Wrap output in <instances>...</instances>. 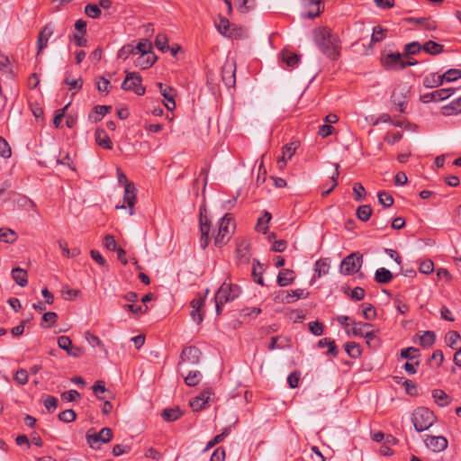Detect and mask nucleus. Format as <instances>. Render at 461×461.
Listing matches in <instances>:
<instances>
[{
	"label": "nucleus",
	"mask_w": 461,
	"mask_h": 461,
	"mask_svg": "<svg viewBox=\"0 0 461 461\" xmlns=\"http://www.w3.org/2000/svg\"><path fill=\"white\" fill-rule=\"evenodd\" d=\"M314 40L321 51L331 59H337L340 54V43L337 34L323 27L314 32Z\"/></svg>",
	"instance_id": "f257e3e1"
},
{
	"label": "nucleus",
	"mask_w": 461,
	"mask_h": 461,
	"mask_svg": "<svg viewBox=\"0 0 461 461\" xmlns=\"http://www.w3.org/2000/svg\"><path fill=\"white\" fill-rule=\"evenodd\" d=\"M436 420L437 417L434 412L426 407L415 409L411 415V422L418 432L429 429Z\"/></svg>",
	"instance_id": "f03ea898"
},
{
	"label": "nucleus",
	"mask_w": 461,
	"mask_h": 461,
	"mask_svg": "<svg viewBox=\"0 0 461 461\" xmlns=\"http://www.w3.org/2000/svg\"><path fill=\"white\" fill-rule=\"evenodd\" d=\"M233 219L230 213H226L220 221L217 234L214 236V244L217 247L225 245L230 239L234 230Z\"/></svg>",
	"instance_id": "7ed1b4c3"
},
{
	"label": "nucleus",
	"mask_w": 461,
	"mask_h": 461,
	"mask_svg": "<svg viewBox=\"0 0 461 461\" xmlns=\"http://www.w3.org/2000/svg\"><path fill=\"white\" fill-rule=\"evenodd\" d=\"M363 255L354 252L347 256L340 263L339 271L346 276H351L360 271L363 265Z\"/></svg>",
	"instance_id": "20e7f679"
},
{
	"label": "nucleus",
	"mask_w": 461,
	"mask_h": 461,
	"mask_svg": "<svg viewBox=\"0 0 461 461\" xmlns=\"http://www.w3.org/2000/svg\"><path fill=\"white\" fill-rule=\"evenodd\" d=\"M240 294L238 285H233L224 282L217 290L214 300H218L219 303H226L236 299Z\"/></svg>",
	"instance_id": "39448f33"
},
{
	"label": "nucleus",
	"mask_w": 461,
	"mask_h": 461,
	"mask_svg": "<svg viewBox=\"0 0 461 461\" xmlns=\"http://www.w3.org/2000/svg\"><path fill=\"white\" fill-rule=\"evenodd\" d=\"M141 77L138 72L127 73L122 84V88L125 91H132L138 95H143L145 94V87L141 86Z\"/></svg>",
	"instance_id": "423d86ee"
},
{
	"label": "nucleus",
	"mask_w": 461,
	"mask_h": 461,
	"mask_svg": "<svg viewBox=\"0 0 461 461\" xmlns=\"http://www.w3.org/2000/svg\"><path fill=\"white\" fill-rule=\"evenodd\" d=\"M381 65L385 70H402L404 69L403 57L400 52H391L382 54L380 58Z\"/></svg>",
	"instance_id": "0eeeda50"
},
{
	"label": "nucleus",
	"mask_w": 461,
	"mask_h": 461,
	"mask_svg": "<svg viewBox=\"0 0 461 461\" xmlns=\"http://www.w3.org/2000/svg\"><path fill=\"white\" fill-rule=\"evenodd\" d=\"M221 80L228 88L233 87L236 83V62L227 59L221 67Z\"/></svg>",
	"instance_id": "6e6552de"
},
{
	"label": "nucleus",
	"mask_w": 461,
	"mask_h": 461,
	"mask_svg": "<svg viewBox=\"0 0 461 461\" xmlns=\"http://www.w3.org/2000/svg\"><path fill=\"white\" fill-rule=\"evenodd\" d=\"M113 438V431L109 428H103L98 433H86V441L92 448H99L100 443H108Z\"/></svg>",
	"instance_id": "1a4fd4ad"
},
{
	"label": "nucleus",
	"mask_w": 461,
	"mask_h": 461,
	"mask_svg": "<svg viewBox=\"0 0 461 461\" xmlns=\"http://www.w3.org/2000/svg\"><path fill=\"white\" fill-rule=\"evenodd\" d=\"M309 292L304 289L280 291L276 295L275 300L283 303H292L300 298H307Z\"/></svg>",
	"instance_id": "9d476101"
},
{
	"label": "nucleus",
	"mask_w": 461,
	"mask_h": 461,
	"mask_svg": "<svg viewBox=\"0 0 461 461\" xmlns=\"http://www.w3.org/2000/svg\"><path fill=\"white\" fill-rule=\"evenodd\" d=\"M55 26L52 23H48L40 31L37 38V55L41 54L48 46L50 38L53 35Z\"/></svg>",
	"instance_id": "9b49d317"
},
{
	"label": "nucleus",
	"mask_w": 461,
	"mask_h": 461,
	"mask_svg": "<svg viewBox=\"0 0 461 461\" xmlns=\"http://www.w3.org/2000/svg\"><path fill=\"white\" fill-rule=\"evenodd\" d=\"M201 351L194 346L185 347L183 348L180 356V362L178 366H181L184 363H189L191 365H197L200 362Z\"/></svg>",
	"instance_id": "f8f14e48"
},
{
	"label": "nucleus",
	"mask_w": 461,
	"mask_h": 461,
	"mask_svg": "<svg viewBox=\"0 0 461 461\" xmlns=\"http://www.w3.org/2000/svg\"><path fill=\"white\" fill-rule=\"evenodd\" d=\"M453 94V89L451 88H442L431 93H427L420 95V100L422 103H429V102H438L443 101L448 98Z\"/></svg>",
	"instance_id": "ddd939ff"
},
{
	"label": "nucleus",
	"mask_w": 461,
	"mask_h": 461,
	"mask_svg": "<svg viewBox=\"0 0 461 461\" xmlns=\"http://www.w3.org/2000/svg\"><path fill=\"white\" fill-rule=\"evenodd\" d=\"M58 345L61 349L65 350L68 355L71 357H79L83 354V349L74 346L72 340L68 336L59 337Z\"/></svg>",
	"instance_id": "4468645a"
},
{
	"label": "nucleus",
	"mask_w": 461,
	"mask_h": 461,
	"mask_svg": "<svg viewBox=\"0 0 461 461\" xmlns=\"http://www.w3.org/2000/svg\"><path fill=\"white\" fill-rule=\"evenodd\" d=\"M158 86L162 96L167 100L165 106L167 110L173 111L176 108L175 95L176 90L165 84L158 83Z\"/></svg>",
	"instance_id": "2eb2a0df"
},
{
	"label": "nucleus",
	"mask_w": 461,
	"mask_h": 461,
	"mask_svg": "<svg viewBox=\"0 0 461 461\" xmlns=\"http://www.w3.org/2000/svg\"><path fill=\"white\" fill-rule=\"evenodd\" d=\"M212 392L210 388L203 390L198 396L190 401V406L194 411H202L208 403Z\"/></svg>",
	"instance_id": "dca6fc26"
},
{
	"label": "nucleus",
	"mask_w": 461,
	"mask_h": 461,
	"mask_svg": "<svg viewBox=\"0 0 461 461\" xmlns=\"http://www.w3.org/2000/svg\"><path fill=\"white\" fill-rule=\"evenodd\" d=\"M426 446L435 452H440L447 447V440L443 436H427L424 440Z\"/></svg>",
	"instance_id": "f3484780"
},
{
	"label": "nucleus",
	"mask_w": 461,
	"mask_h": 461,
	"mask_svg": "<svg viewBox=\"0 0 461 461\" xmlns=\"http://www.w3.org/2000/svg\"><path fill=\"white\" fill-rule=\"evenodd\" d=\"M211 230L210 221L207 220L206 216H203V213H200V230H201V239H200V246L203 249H204L209 244V233Z\"/></svg>",
	"instance_id": "a211bd4d"
},
{
	"label": "nucleus",
	"mask_w": 461,
	"mask_h": 461,
	"mask_svg": "<svg viewBox=\"0 0 461 461\" xmlns=\"http://www.w3.org/2000/svg\"><path fill=\"white\" fill-rule=\"evenodd\" d=\"M136 188L133 184H127L124 188L123 201L129 208L130 215L134 213V205L136 203Z\"/></svg>",
	"instance_id": "6ab92c4d"
},
{
	"label": "nucleus",
	"mask_w": 461,
	"mask_h": 461,
	"mask_svg": "<svg viewBox=\"0 0 461 461\" xmlns=\"http://www.w3.org/2000/svg\"><path fill=\"white\" fill-rule=\"evenodd\" d=\"M297 146L295 142H291L283 147L282 156L277 159L279 168L282 169L286 166L287 160L291 159L294 155Z\"/></svg>",
	"instance_id": "aec40b11"
},
{
	"label": "nucleus",
	"mask_w": 461,
	"mask_h": 461,
	"mask_svg": "<svg viewBox=\"0 0 461 461\" xmlns=\"http://www.w3.org/2000/svg\"><path fill=\"white\" fill-rule=\"evenodd\" d=\"M204 303V298L194 299L191 302L192 311L190 312L191 318L197 324H200L203 320V314L201 308Z\"/></svg>",
	"instance_id": "412c9836"
},
{
	"label": "nucleus",
	"mask_w": 461,
	"mask_h": 461,
	"mask_svg": "<svg viewBox=\"0 0 461 461\" xmlns=\"http://www.w3.org/2000/svg\"><path fill=\"white\" fill-rule=\"evenodd\" d=\"M352 324L354 327L351 330H347L348 336L365 337V332H369L373 328V325L368 322L352 321Z\"/></svg>",
	"instance_id": "4be33fe9"
},
{
	"label": "nucleus",
	"mask_w": 461,
	"mask_h": 461,
	"mask_svg": "<svg viewBox=\"0 0 461 461\" xmlns=\"http://www.w3.org/2000/svg\"><path fill=\"white\" fill-rule=\"evenodd\" d=\"M321 0H302V5L304 7H310L305 16L308 18H314L318 16L321 12Z\"/></svg>",
	"instance_id": "5701e85b"
},
{
	"label": "nucleus",
	"mask_w": 461,
	"mask_h": 461,
	"mask_svg": "<svg viewBox=\"0 0 461 461\" xmlns=\"http://www.w3.org/2000/svg\"><path fill=\"white\" fill-rule=\"evenodd\" d=\"M93 393L99 400L113 399V393L108 392L104 381H96L92 387Z\"/></svg>",
	"instance_id": "b1692460"
},
{
	"label": "nucleus",
	"mask_w": 461,
	"mask_h": 461,
	"mask_svg": "<svg viewBox=\"0 0 461 461\" xmlns=\"http://www.w3.org/2000/svg\"><path fill=\"white\" fill-rule=\"evenodd\" d=\"M157 60V56L154 53H149L146 55H140L134 61L136 67L141 69L149 68L154 65Z\"/></svg>",
	"instance_id": "393cba45"
},
{
	"label": "nucleus",
	"mask_w": 461,
	"mask_h": 461,
	"mask_svg": "<svg viewBox=\"0 0 461 461\" xmlns=\"http://www.w3.org/2000/svg\"><path fill=\"white\" fill-rule=\"evenodd\" d=\"M95 141L100 147L105 149H113V142L104 129H97L95 131Z\"/></svg>",
	"instance_id": "a878e982"
},
{
	"label": "nucleus",
	"mask_w": 461,
	"mask_h": 461,
	"mask_svg": "<svg viewBox=\"0 0 461 461\" xmlns=\"http://www.w3.org/2000/svg\"><path fill=\"white\" fill-rule=\"evenodd\" d=\"M295 278V274L291 269H282L277 276V284L280 286H287L292 284Z\"/></svg>",
	"instance_id": "bb28decb"
},
{
	"label": "nucleus",
	"mask_w": 461,
	"mask_h": 461,
	"mask_svg": "<svg viewBox=\"0 0 461 461\" xmlns=\"http://www.w3.org/2000/svg\"><path fill=\"white\" fill-rule=\"evenodd\" d=\"M444 81L445 79L442 77V75L438 76L436 73H431L424 77L423 86L426 88H433L441 86Z\"/></svg>",
	"instance_id": "cd10ccee"
},
{
	"label": "nucleus",
	"mask_w": 461,
	"mask_h": 461,
	"mask_svg": "<svg viewBox=\"0 0 461 461\" xmlns=\"http://www.w3.org/2000/svg\"><path fill=\"white\" fill-rule=\"evenodd\" d=\"M12 277L15 281V283L22 287L26 286L28 284L27 272L23 268H14L12 271Z\"/></svg>",
	"instance_id": "c85d7f7f"
},
{
	"label": "nucleus",
	"mask_w": 461,
	"mask_h": 461,
	"mask_svg": "<svg viewBox=\"0 0 461 461\" xmlns=\"http://www.w3.org/2000/svg\"><path fill=\"white\" fill-rule=\"evenodd\" d=\"M393 278V274L385 267H380L375 271V280L378 284H388Z\"/></svg>",
	"instance_id": "c756f323"
},
{
	"label": "nucleus",
	"mask_w": 461,
	"mask_h": 461,
	"mask_svg": "<svg viewBox=\"0 0 461 461\" xmlns=\"http://www.w3.org/2000/svg\"><path fill=\"white\" fill-rule=\"evenodd\" d=\"M422 50L429 55L436 56L444 51V46L436 41H429L422 45Z\"/></svg>",
	"instance_id": "7c9ffc66"
},
{
	"label": "nucleus",
	"mask_w": 461,
	"mask_h": 461,
	"mask_svg": "<svg viewBox=\"0 0 461 461\" xmlns=\"http://www.w3.org/2000/svg\"><path fill=\"white\" fill-rule=\"evenodd\" d=\"M432 397L440 407H445L450 402L448 395L441 389L433 390Z\"/></svg>",
	"instance_id": "2f4dec72"
},
{
	"label": "nucleus",
	"mask_w": 461,
	"mask_h": 461,
	"mask_svg": "<svg viewBox=\"0 0 461 461\" xmlns=\"http://www.w3.org/2000/svg\"><path fill=\"white\" fill-rule=\"evenodd\" d=\"M206 82L212 92H215L219 89L220 78L218 73L209 69L206 74Z\"/></svg>",
	"instance_id": "473e14b6"
},
{
	"label": "nucleus",
	"mask_w": 461,
	"mask_h": 461,
	"mask_svg": "<svg viewBox=\"0 0 461 461\" xmlns=\"http://www.w3.org/2000/svg\"><path fill=\"white\" fill-rule=\"evenodd\" d=\"M372 212L373 210L371 206L364 204L357 207L356 215L359 221L366 222L370 219Z\"/></svg>",
	"instance_id": "72a5a7b5"
},
{
	"label": "nucleus",
	"mask_w": 461,
	"mask_h": 461,
	"mask_svg": "<svg viewBox=\"0 0 461 461\" xmlns=\"http://www.w3.org/2000/svg\"><path fill=\"white\" fill-rule=\"evenodd\" d=\"M162 418L167 421H174L183 415V411L178 408L165 409L162 411Z\"/></svg>",
	"instance_id": "f704fd0d"
},
{
	"label": "nucleus",
	"mask_w": 461,
	"mask_h": 461,
	"mask_svg": "<svg viewBox=\"0 0 461 461\" xmlns=\"http://www.w3.org/2000/svg\"><path fill=\"white\" fill-rule=\"evenodd\" d=\"M18 238L16 232L9 228L0 229V241L14 243Z\"/></svg>",
	"instance_id": "c9c22d12"
},
{
	"label": "nucleus",
	"mask_w": 461,
	"mask_h": 461,
	"mask_svg": "<svg viewBox=\"0 0 461 461\" xmlns=\"http://www.w3.org/2000/svg\"><path fill=\"white\" fill-rule=\"evenodd\" d=\"M436 341V334L434 331L427 330L420 336V344L423 348L431 347Z\"/></svg>",
	"instance_id": "e433bc0d"
},
{
	"label": "nucleus",
	"mask_w": 461,
	"mask_h": 461,
	"mask_svg": "<svg viewBox=\"0 0 461 461\" xmlns=\"http://www.w3.org/2000/svg\"><path fill=\"white\" fill-rule=\"evenodd\" d=\"M319 348H328V354H331L333 357L338 355V348L335 344V341L330 338H324L318 342Z\"/></svg>",
	"instance_id": "4c0bfd02"
},
{
	"label": "nucleus",
	"mask_w": 461,
	"mask_h": 461,
	"mask_svg": "<svg viewBox=\"0 0 461 461\" xmlns=\"http://www.w3.org/2000/svg\"><path fill=\"white\" fill-rule=\"evenodd\" d=\"M283 60L286 63L288 67H295L300 61V56L290 52L288 50H283L281 53Z\"/></svg>",
	"instance_id": "58836bf2"
},
{
	"label": "nucleus",
	"mask_w": 461,
	"mask_h": 461,
	"mask_svg": "<svg viewBox=\"0 0 461 461\" xmlns=\"http://www.w3.org/2000/svg\"><path fill=\"white\" fill-rule=\"evenodd\" d=\"M230 432V429L229 427H226L223 429L222 432L219 435H216L212 439H211L206 447H204L203 451H208L212 447H213L215 445L221 442Z\"/></svg>",
	"instance_id": "ea45409f"
},
{
	"label": "nucleus",
	"mask_w": 461,
	"mask_h": 461,
	"mask_svg": "<svg viewBox=\"0 0 461 461\" xmlns=\"http://www.w3.org/2000/svg\"><path fill=\"white\" fill-rule=\"evenodd\" d=\"M271 218H272V216H271L270 212H268L267 211L264 212L263 216L258 220V223L256 226L257 230L260 231L264 234L267 233V230H268L267 223L269 222Z\"/></svg>",
	"instance_id": "a19ab883"
},
{
	"label": "nucleus",
	"mask_w": 461,
	"mask_h": 461,
	"mask_svg": "<svg viewBox=\"0 0 461 461\" xmlns=\"http://www.w3.org/2000/svg\"><path fill=\"white\" fill-rule=\"evenodd\" d=\"M231 24L232 23H230L228 19L220 15L219 22L215 23V27L221 35L226 36L227 34H229V31L231 27Z\"/></svg>",
	"instance_id": "79ce46f5"
},
{
	"label": "nucleus",
	"mask_w": 461,
	"mask_h": 461,
	"mask_svg": "<svg viewBox=\"0 0 461 461\" xmlns=\"http://www.w3.org/2000/svg\"><path fill=\"white\" fill-rule=\"evenodd\" d=\"M315 272L319 277L325 276L329 273L330 264L327 258H321L315 263Z\"/></svg>",
	"instance_id": "37998d69"
},
{
	"label": "nucleus",
	"mask_w": 461,
	"mask_h": 461,
	"mask_svg": "<svg viewBox=\"0 0 461 461\" xmlns=\"http://www.w3.org/2000/svg\"><path fill=\"white\" fill-rule=\"evenodd\" d=\"M411 21L422 26L428 31H434L437 28L435 21L431 20L430 18H411Z\"/></svg>",
	"instance_id": "c03bdc74"
},
{
	"label": "nucleus",
	"mask_w": 461,
	"mask_h": 461,
	"mask_svg": "<svg viewBox=\"0 0 461 461\" xmlns=\"http://www.w3.org/2000/svg\"><path fill=\"white\" fill-rule=\"evenodd\" d=\"M201 376L202 375L199 371H190L188 375L185 377V383L188 386H195L199 384Z\"/></svg>",
	"instance_id": "a18cd8bd"
},
{
	"label": "nucleus",
	"mask_w": 461,
	"mask_h": 461,
	"mask_svg": "<svg viewBox=\"0 0 461 461\" xmlns=\"http://www.w3.org/2000/svg\"><path fill=\"white\" fill-rule=\"evenodd\" d=\"M377 196L379 203L384 207L388 208L393 204V197L389 193L381 191L378 193Z\"/></svg>",
	"instance_id": "49530a36"
},
{
	"label": "nucleus",
	"mask_w": 461,
	"mask_h": 461,
	"mask_svg": "<svg viewBox=\"0 0 461 461\" xmlns=\"http://www.w3.org/2000/svg\"><path fill=\"white\" fill-rule=\"evenodd\" d=\"M345 350L352 358H357L361 355L360 347L356 342H348L345 345Z\"/></svg>",
	"instance_id": "de8ad7c7"
},
{
	"label": "nucleus",
	"mask_w": 461,
	"mask_h": 461,
	"mask_svg": "<svg viewBox=\"0 0 461 461\" xmlns=\"http://www.w3.org/2000/svg\"><path fill=\"white\" fill-rule=\"evenodd\" d=\"M386 32H387V30L384 29L383 27H381L379 25L374 27L372 37H371V42L375 43V42L382 41L385 38Z\"/></svg>",
	"instance_id": "09e8293b"
},
{
	"label": "nucleus",
	"mask_w": 461,
	"mask_h": 461,
	"mask_svg": "<svg viewBox=\"0 0 461 461\" xmlns=\"http://www.w3.org/2000/svg\"><path fill=\"white\" fill-rule=\"evenodd\" d=\"M95 86L98 91L104 92L106 95L110 92L112 87L110 81L104 77H100L95 79Z\"/></svg>",
	"instance_id": "8fccbe9b"
},
{
	"label": "nucleus",
	"mask_w": 461,
	"mask_h": 461,
	"mask_svg": "<svg viewBox=\"0 0 461 461\" xmlns=\"http://www.w3.org/2000/svg\"><path fill=\"white\" fill-rule=\"evenodd\" d=\"M459 340H461V336L457 331L450 330L446 334V342L447 346L452 348H456Z\"/></svg>",
	"instance_id": "3c124183"
},
{
	"label": "nucleus",
	"mask_w": 461,
	"mask_h": 461,
	"mask_svg": "<svg viewBox=\"0 0 461 461\" xmlns=\"http://www.w3.org/2000/svg\"><path fill=\"white\" fill-rule=\"evenodd\" d=\"M135 48L136 54L138 52L140 53V55H146L149 53H153L151 51L152 45L148 40H143L138 43V45Z\"/></svg>",
	"instance_id": "603ef678"
},
{
	"label": "nucleus",
	"mask_w": 461,
	"mask_h": 461,
	"mask_svg": "<svg viewBox=\"0 0 461 461\" xmlns=\"http://www.w3.org/2000/svg\"><path fill=\"white\" fill-rule=\"evenodd\" d=\"M335 166V172L334 174L330 176V181H331V185L330 186V189H326V190H322V196H327L328 194H330V192L337 186L338 185V181H337V177L339 176V165L338 163H335L334 164Z\"/></svg>",
	"instance_id": "864d4df0"
},
{
	"label": "nucleus",
	"mask_w": 461,
	"mask_h": 461,
	"mask_svg": "<svg viewBox=\"0 0 461 461\" xmlns=\"http://www.w3.org/2000/svg\"><path fill=\"white\" fill-rule=\"evenodd\" d=\"M167 41V37L165 34L159 33L156 37L155 45L159 50L166 52L169 50Z\"/></svg>",
	"instance_id": "5fc2aeb1"
},
{
	"label": "nucleus",
	"mask_w": 461,
	"mask_h": 461,
	"mask_svg": "<svg viewBox=\"0 0 461 461\" xmlns=\"http://www.w3.org/2000/svg\"><path fill=\"white\" fill-rule=\"evenodd\" d=\"M85 14L93 19H97L101 16L102 12L98 5L88 4L85 6Z\"/></svg>",
	"instance_id": "6e6d98bb"
},
{
	"label": "nucleus",
	"mask_w": 461,
	"mask_h": 461,
	"mask_svg": "<svg viewBox=\"0 0 461 461\" xmlns=\"http://www.w3.org/2000/svg\"><path fill=\"white\" fill-rule=\"evenodd\" d=\"M363 306V317L366 321H374L376 318V311L371 303H365Z\"/></svg>",
	"instance_id": "4d7b16f0"
},
{
	"label": "nucleus",
	"mask_w": 461,
	"mask_h": 461,
	"mask_svg": "<svg viewBox=\"0 0 461 461\" xmlns=\"http://www.w3.org/2000/svg\"><path fill=\"white\" fill-rule=\"evenodd\" d=\"M422 50V46L418 41H412L405 45V55H416Z\"/></svg>",
	"instance_id": "13d9d810"
},
{
	"label": "nucleus",
	"mask_w": 461,
	"mask_h": 461,
	"mask_svg": "<svg viewBox=\"0 0 461 461\" xmlns=\"http://www.w3.org/2000/svg\"><path fill=\"white\" fill-rule=\"evenodd\" d=\"M135 48L131 44L123 46L118 52V58L127 59L131 55H135Z\"/></svg>",
	"instance_id": "bf43d9fd"
},
{
	"label": "nucleus",
	"mask_w": 461,
	"mask_h": 461,
	"mask_svg": "<svg viewBox=\"0 0 461 461\" xmlns=\"http://www.w3.org/2000/svg\"><path fill=\"white\" fill-rule=\"evenodd\" d=\"M76 417V412L71 409L65 410L59 414V420L67 423L74 421Z\"/></svg>",
	"instance_id": "052dcab7"
},
{
	"label": "nucleus",
	"mask_w": 461,
	"mask_h": 461,
	"mask_svg": "<svg viewBox=\"0 0 461 461\" xmlns=\"http://www.w3.org/2000/svg\"><path fill=\"white\" fill-rule=\"evenodd\" d=\"M112 109V106L110 105H96L94 108V112L96 114L95 117V121L98 122L100 121L103 116H104L106 113H108Z\"/></svg>",
	"instance_id": "680f3d73"
},
{
	"label": "nucleus",
	"mask_w": 461,
	"mask_h": 461,
	"mask_svg": "<svg viewBox=\"0 0 461 461\" xmlns=\"http://www.w3.org/2000/svg\"><path fill=\"white\" fill-rule=\"evenodd\" d=\"M44 407L49 412L54 411L58 407V400L56 397L48 395L43 401Z\"/></svg>",
	"instance_id": "e2e57ef3"
},
{
	"label": "nucleus",
	"mask_w": 461,
	"mask_h": 461,
	"mask_svg": "<svg viewBox=\"0 0 461 461\" xmlns=\"http://www.w3.org/2000/svg\"><path fill=\"white\" fill-rule=\"evenodd\" d=\"M442 77H444L445 81L447 82H452L460 78L461 77L458 68H450L442 75Z\"/></svg>",
	"instance_id": "0e129e2a"
},
{
	"label": "nucleus",
	"mask_w": 461,
	"mask_h": 461,
	"mask_svg": "<svg viewBox=\"0 0 461 461\" xmlns=\"http://www.w3.org/2000/svg\"><path fill=\"white\" fill-rule=\"evenodd\" d=\"M60 396L65 402H74L80 399L81 394L77 390H69L62 393Z\"/></svg>",
	"instance_id": "69168bd1"
},
{
	"label": "nucleus",
	"mask_w": 461,
	"mask_h": 461,
	"mask_svg": "<svg viewBox=\"0 0 461 461\" xmlns=\"http://www.w3.org/2000/svg\"><path fill=\"white\" fill-rule=\"evenodd\" d=\"M353 192L356 201H362L366 194L365 187L360 183H356L353 186Z\"/></svg>",
	"instance_id": "338daca9"
},
{
	"label": "nucleus",
	"mask_w": 461,
	"mask_h": 461,
	"mask_svg": "<svg viewBox=\"0 0 461 461\" xmlns=\"http://www.w3.org/2000/svg\"><path fill=\"white\" fill-rule=\"evenodd\" d=\"M29 375L28 372L25 369H19L16 371L14 375V380L22 385H24L28 383Z\"/></svg>",
	"instance_id": "774afa93"
}]
</instances>
